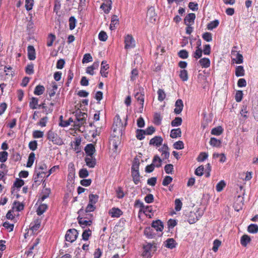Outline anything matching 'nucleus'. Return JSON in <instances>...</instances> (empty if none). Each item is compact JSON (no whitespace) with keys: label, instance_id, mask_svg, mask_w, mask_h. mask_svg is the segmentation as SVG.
<instances>
[{"label":"nucleus","instance_id":"obj_1","mask_svg":"<svg viewBox=\"0 0 258 258\" xmlns=\"http://www.w3.org/2000/svg\"><path fill=\"white\" fill-rule=\"evenodd\" d=\"M144 251L142 254V256L145 258H151L153 253L157 250V246L155 243H147L143 246Z\"/></svg>","mask_w":258,"mask_h":258},{"label":"nucleus","instance_id":"obj_2","mask_svg":"<svg viewBox=\"0 0 258 258\" xmlns=\"http://www.w3.org/2000/svg\"><path fill=\"white\" fill-rule=\"evenodd\" d=\"M47 139L54 144L61 145L63 144V141L60 137L51 131H49L48 132Z\"/></svg>","mask_w":258,"mask_h":258},{"label":"nucleus","instance_id":"obj_3","mask_svg":"<svg viewBox=\"0 0 258 258\" xmlns=\"http://www.w3.org/2000/svg\"><path fill=\"white\" fill-rule=\"evenodd\" d=\"M78 232L75 229H71L68 230L66 234V240L68 241L73 242L76 240L78 237Z\"/></svg>","mask_w":258,"mask_h":258},{"label":"nucleus","instance_id":"obj_4","mask_svg":"<svg viewBox=\"0 0 258 258\" xmlns=\"http://www.w3.org/2000/svg\"><path fill=\"white\" fill-rule=\"evenodd\" d=\"M124 48L129 49L134 48L136 46L135 41L133 36L130 34L127 35L124 38Z\"/></svg>","mask_w":258,"mask_h":258},{"label":"nucleus","instance_id":"obj_5","mask_svg":"<svg viewBox=\"0 0 258 258\" xmlns=\"http://www.w3.org/2000/svg\"><path fill=\"white\" fill-rule=\"evenodd\" d=\"M84 213V210L81 209L78 211V214H79V216L78 217V222L80 226L82 228H85V227L87 226H90L92 224V221L91 220H86L85 218L81 217V215H82Z\"/></svg>","mask_w":258,"mask_h":258},{"label":"nucleus","instance_id":"obj_6","mask_svg":"<svg viewBox=\"0 0 258 258\" xmlns=\"http://www.w3.org/2000/svg\"><path fill=\"white\" fill-rule=\"evenodd\" d=\"M113 132H121L123 128V124L121 120L118 115H116L114 119L113 123Z\"/></svg>","mask_w":258,"mask_h":258},{"label":"nucleus","instance_id":"obj_7","mask_svg":"<svg viewBox=\"0 0 258 258\" xmlns=\"http://www.w3.org/2000/svg\"><path fill=\"white\" fill-rule=\"evenodd\" d=\"M147 17L149 21L151 23H154L156 21L157 15L154 7H151L148 10Z\"/></svg>","mask_w":258,"mask_h":258},{"label":"nucleus","instance_id":"obj_8","mask_svg":"<svg viewBox=\"0 0 258 258\" xmlns=\"http://www.w3.org/2000/svg\"><path fill=\"white\" fill-rule=\"evenodd\" d=\"M196 18V15L194 13L188 14L184 18V23L186 25H191Z\"/></svg>","mask_w":258,"mask_h":258},{"label":"nucleus","instance_id":"obj_9","mask_svg":"<svg viewBox=\"0 0 258 258\" xmlns=\"http://www.w3.org/2000/svg\"><path fill=\"white\" fill-rule=\"evenodd\" d=\"M175 108L174 109V112L176 114H179L181 113L183 107V102L181 99H178L175 104Z\"/></svg>","mask_w":258,"mask_h":258},{"label":"nucleus","instance_id":"obj_10","mask_svg":"<svg viewBox=\"0 0 258 258\" xmlns=\"http://www.w3.org/2000/svg\"><path fill=\"white\" fill-rule=\"evenodd\" d=\"M85 161L86 165L90 168H93L96 165V159L93 156H87Z\"/></svg>","mask_w":258,"mask_h":258},{"label":"nucleus","instance_id":"obj_11","mask_svg":"<svg viewBox=\"0 0 258 258\" xmlns=\"http://www.w3.org/2000/svg\"><path fill=\"white\" fill-rule=\"evenodd\" d=\"M152 226L157 231H162L164 228L162 222L159 220L153 221L152 224Z\"/></svg>","mask_w":258,"mask_h":258},{"label":"nucleus","instance_id":"obj_12","mask_svg":"<svg viewBox=\"0 0 258 258\" xmlns=\"http://www.w3.org/2000/svg\"><path fill=\"white\" fill-rule=\"evenodd\" d=\"M36 174L34 177V181L35 183H39L43 178L42 174H45V171H38L37 169H35Z\"/></svg>","mask_w":258,"mask_h":258},{"label":"nucleus","instance_id":"obj_13","mask_svg":"<svg viewBox=\"0 0 258 258\" xmlns=\"http://www.w3.org/2000/svg\"><path fill=\"white\" fill-rule=\"evenodd\" d=\"M163 142V139L159 136H156L150 141V144L156 146H160Z\"/></svg>","mask_w":258,"mask_h":258},{"label":"nucleus","instance_id":"obj_14","mask_svg":"<svg viewBox=\"0 0 258 258\" xmlns=\"http://www.w3.org/2000/svg\"><path fill=\"white\" fill-rule=\"evenodd\" d=\"M87 156H93L95 151L94 145L92 144H88L85 148Z\"/></svg>","mask_w":258,"mask_h":258},{"label":"nucleus","instance_id":"obj_15","mask_svg":"<svg viewBox=\"0 0 258 258\" xmlns=\"http://www.w3.org/2000/svg\"><path fill=\"white\" fill-rule=\"evenodd\" d=\"M27 50L28 58L30 60H34L36 58L34 47L32 45H29L27 48Z\"/></svg>","mask_w":258,"mask_h":258},{"label":"nucleus","instance_id":"obj_16","mask_svg":"<svg viewBox=\"0 0 258 258\" xmlns=\"http://www.w3.org/2000/svg\"><path fill=\"white\" fill-rule=\"evenodd\" d=\"M109 213L112 217L118 218L122 215V212L119 209L113 208L109 211Z\"/></svg>","mask_w":258,"mask_h":258},{"label":"nucleus","instance_id":"obj_17","mask_svg":"<svg viewBox=\"0 0 258 258\" xmlns=\"http://www.w3.org/2000/svg\"><path fill=\"white\" fill-rule=\"evenodd\" d=\"M132 176L135 184H138L140 182V175L139 170L132 171Z\"/></svg>","mask_w":258,"mask_h":258},{"label":"nucleus","instance_id":"obj_18","mask_svg":"<svg viewBox=\"0 0 258 258\" xmlns=\"http://www.w3.org/2000/svg\"><path fill=\"white\" fill-rule=\"evenodd\" d=\"M109 68L108 64L106 63L105 61H103L101 63V70H100V74L102 77H106L107 75L108 74L107 72H106V71Z\"/></svg>","mask_w":258,"mask_h":258},{"label":"nucleus","instance_id":"obj_19","mask_svg":"<svg viewBox=\"0 0 258 258\" xmlns=\"http://www.w3.org/2000/svg\"><path fill=\"white\" fill-rule=\"evenodd\" d=\"M144 95L141 93H137L135 96V98L137 100L139 103L141 105V107L140 108L141 111H142L144 106Z\"/></svg>","mask_w":258,"mask_h":258},{"label":"nucleus","instance_id":"obj_20","mask_svg":"<svg viewBox=\"0 0 258 258\" xmlns=\"http://www.w3.org/2000/svg\"><path fill=\"white\" fill-rule=\"evenodd\" d=\"M232 55L234 57L233 58V60H234L236 63L240 64L242 63L243 56L242 54L235 51L233 53Z\"/></svg>","mask_w":258,"mask_h":258},{"label":"nucleus","instance_id":"obj_21","mask_svg":"<svg viewBox=\"0 0 258 258\" xmlns=\"http://www.w3.org/2000/svg\"><path fill=\"white\" fill-rule=\"evenodd\" d=\"M242 201H243L242 197H241L240 196H238L237 198L236 201L235 202L234 205V207L235 210L236 211H238L240 209H241V205H243Z\"/></svg>","mask_w":258,"mask_h":258},{"label":"nucleus","instance_id":"obj_22","mask_svg":"<svg viewBox=\"0 0 258 258\" xmlns=\"http://www.w3.org/2000/svg\"><path fill=\"white\" fill-rule=\"evenodd\" d=\"M199 63L202 68H207L210 66V59L206 57L201 59L199 60Z\"/></svg>","mask_w":258,"mask_h":258},{"label":"nucleus","instance_id":"obj_23","mask_svg":"<svg viewBox=\"0 0 258 258\" xmlns=\"http://www.w3.org/2000/svg\"><path fill=\"white\" fill-rule=\"evenodd\" d=\"M181 136V131L179 128L173 129L171 131L170 137L172 138H176Z\"/></svg>","mask_w":258,"mask_h":258},{"label":"nucleus","instance_id":"obj_24","mask_svg":"<svg viewBox=\"0 0 258 258\" xmlns=\"http://www.w3.org/2000/svg\"><path fill=\"white\" fill-rule=\"evenodd\" d=\"M162 161V160L158 155H155L154 157L152 164L154 167L158 168L161 166Z\"/></svg>","mask_w":258,"mask_h":258},{"label":"nucleus","instance_id":"obj_25","mask_svg":"<svg viewBox=\"0 0 258 258\" xmlns=\"http://www.w3.org/2000/svg\"><path fill=\"white\" fill-rule=\"evenodd\" d=\"M111 8V1L108 2L106 4H102L100 7V8L102 9L104 13H108Z\"/></svg>","mask_w":258,"mask_h":258},{"label":"nucleus","instance_id":"obj_26","mask_svg":"<svg viewBox=\"0 0 258 258\" xmlns=\"http://www.w3.org/2000/svg\"><path fill=\"white\" fill-rule=\"evenodd\" d=\"M87 114L86 113L80 112V113L77 116V119L79 122V125H82L85 122V118Z\"/></svg>","mask_w":258,"mask_h":258},{"label":"nucleus","instance_id":"obj_27","mask_svg":"<svg viewBox=\"0 0 258 258\" xmlns=\"http://www.w3.org/2000/svg\"><path fill=\"white\" fill-rule=\"evenodd\" d=\"M40 223H41V222L39 220H38V219L36 220L34 222L33 224V223L31 224L30 229L33 232H36L39 228V227L40 226Z\"/></svg>","mask_w":258,"mask_h":258},{"label":"nucleus","instance_id":"obj_28","mask_svg":"<svg viewBox=\"0 0 258 258\" xmlns=\"http://www.w3.org/2000/svg\"><path fill=\"white\" fill-rule=\"evenodd\" d=\"M176 242L173 238H169L165 241V246L172 249L175 247Z\"/></svg>","mask_w":258,"mask_h":258},{"label":"nucleus","instance_id":"obj_29","mask_svg":"<svg viewBox=\"0 0 258 258\" xmlns=\"http://www.w3.org/2000/svg\"><path fill=\"white\" fill-rule=\"evenodd\" d=\"M35 156V155L33 152H32L29 154L27 163V167H31L32 166L34 161Z\"/></svg>","mask_w":258,"mask_h":258},{"label":"nucleus","instance_id":"obj_30","mask_svg":"<svg viewBox=\"0 0 258 258\" xmlns=\"http://www.w3.org/2000/svg\"><path fill=\"white\" fill-rule=\"evenodd\" d=\"M45 90L44 87L42 85L37 86L34 90V93L36 95H42Z\"/></svg>","mask_w":258,"mask_h":258},{"label":"nucleus","instance_id":"obj_31","mask_svg":"<svg viewBox=\"0 0 258 258\" xmlns=\"http://www.w3.org/2000/svg\"><path fill=\"white\" fill-rule=\"evenodd\" d=\"M210 144L213 147H219L221 146V142L220 140H218L215 138H211L210 141Z\"/></svg>","mask_w":258,"mask_h":258},{"label":"nucleus","instance_id":"obj_32","mask_svg":"<svg viewBox=\"0 0 258 258\" xmlns=\"http://www.w3.org/2000/svg\"><path fill=\"white\" fill-rule=\"evenodd\" d=\"M223 128L221 126H218L212 130L211 134L215 136H219L223 133Z\"/></svg>","mask_w":258,"mask_h":258},{"label":"nucleus","instance_id":"obj_33","mask_svg":"<svg viewBox=\"0 0 258 258\" xmlns=\"http://www.w3.org/2000/svg\"><path fill=\"white\" fill-rule=\"evenodd\" d=\"M118 22V19L116 15H113L112 17L111 20V24L110 25V29L112 30L115 29V25L117 24Z\"/></svg>","mask_w":258,"mask_h":258},{"label":"nucleus","instance_id":"obj_34","mask_svg":"<svg viewBox=\"0 0 258 258\" xmlns=\"http://www.w3.org/2000/svg\"><path fill=\"white\" fill-rule=\"evenodd\" d=\"M235 75L237 77H241L244 75V70L242 66H239L236 67L235 70Z\"/></svg>","mask_w":258,"mask_h":258},{"label":"nucleus","instance_id":"obj_35","mask_svg":"<svg viewBox=\"0 0 258 258\" xmlns=\"http://www.w3.org/2000/svg\"><path fill=\"white\" fill-rule=\"evenodd\" d=\"M139 159L137 157L135 158L132 166V171L139 170Z\"/></svg>","mask_w":258,"mask_h":258},{"label":"nucleus","instance_id":"obj_36","mask_svg":"<svg viewBox=\"0 0 258 258\" xmlns=\"http://www.w3.org/2000/svg\"><path fill=\"white\" fill-rule=\"evenodd\" d=\"M47 206L46 204H43L40 205L37 210V214L38 215H42L47 209Z\"/></svg>","mask_w":258,"mask_h":258},{"label":"nucleus","instance_id":"obj_37","mask_svg":"<svg viewBox=\"0 0 258 258\" xmlns=\"http://www.w3.org/2000/svg\"><path fill=\"white\" fill-rule=\"evenodd\" d=\"M250 241V238L247 235H244L241 238V244L245 246Z\"/></svg>","mask_w":258,"mask_h":258},{"label":"nucleus","instance_id":"obj_38","mask_svg":"<svg viewBox=\"0 0 258 258\" xmlns=\"http://www.w3.org/2000/svg\"><path fill=\"white\" fill-rule=\"evenodd\" d=\"M55 38V36L54 34H49L47 37V46L48 47L51 46Z\"/></svg>","mask_w":258,"mask_h":258},{"label":"nucleus","instance_id":"obj_39","mask_svg":"<svg viewBox=\"0 0 258 258\" xmlns=\"http://www.w3.org/2000/svg\"><path fill=\"white\" fill-rule=\"evenodd\" d=\"M99 197L97 195L91 194L89 196V203L95 205L98 201Z\"/></svg>","mask_w":258,"mask_h":258},{"label":"nucleus","instance_id":"obj_40","mask_svg":"<svg viewBox=\"0 0 258 258\" xmlns=\"http://www.w3.org/2000/svg\"><path fill=\"white\" fill-rule=\"evenodd\" d=\"M247 230L250 233H257L258 232V226L256 224H250L248 227Z\"/></svg>","mask_w":258,"mask_h":258},{"label":"nucleus","instance_id":"obj_41","mask_svg":"<svg viewBox=\"0 0 258 258\" xmlns=\"http://www.w3.org/2000/svg\"><path fill=\"white\" fill-rule=\"evenodd\" d=\"M38 100L37 98L33 97L29 103L30 107L33 109H36L38 105Z\"/></svg>","mask_w":258,"mask_h":258},{"label":"nucleus","instance_id":"obj_42","mask_svg":"<svg viewBox=\"0 0 258 258\" xmlns=\"http://www.w3.org/2000/svg\"><path fill=\"white\" fill-rule=\"evenodd\" d=\"M182 123V119L181 117H176L171 121V124L172 126H178L181 125Z\"/></svg>","mask_w":258,"mask_h":258},{"label":"nucleus","instance_id":"obj_43","mask_svg":"<svg viewBox=\"0 0 258 258\" xmlns=\"http://www.w3.org/2000/svg\"><path fill=\"white\" fill-rule=\"evenodd\" d=\"M179 76L183 81H187L188 80V74L187 71L185 70H181L180 71Z\"/></svg>","mask_w":258,"mask_h":258},{"label":"nucleus","instance_id":"obj_44","mask_svg":"<svg viewBox=\"0 0 258 258\" xmlns=\"http://www.w3.org/2000/svg\"><path fill=\"white\" fill-rule=\"evenodd\" d=\"M76 20L74 17H71L69 19V26L70 30H73L76 27Z\"/></svg>","mask_w":258,"mask_h":258},{"label":"nucleus","instance_id":"obj_45","mask_svg":"<svg viewBox=\"0 0 258 258\" xmlns=\"http://www.w3.org/2000/svg\"><path fill=\"white\" fill-rule=\"evenodd\" d=\"M219 25V21L218 20H215L211 22L207 26L209 30H213L216 28Z\"/></svg>","mask_w":258,"mask_h":258},{"label":"nucleus","instance_id":"obj_46","mask_svg":"<svg viewBox=\"0 0 258 258\" xmlns=\"http://www.w3.org/2000/svg\"><path fill=\"white\" fill-rule=\"evenodd\" d=\"M158 99L160 101H162L165 98L166 95L164 91L162 89H159L157 91Z\"/></svg>","mask_w":258,"mask_h":258},{"label":"nucleus","instance_id":"obj_47","mask_svg":"<svg viewBox=\"0 0 258 258\" xmlns=\"http://www.w3.org/2000/svg\"><path fill=\"white\" fill-rule=\"evenodd\" d=\"M202 55V50L199 47V46L197 47V49L195 52L194 53V57L196 59L200 58Z\"/></svg>","mask_w":258,"mask_h":258},{"label":"nucleus","instance_id":"obj_48","mask_svg":"<svg viewBox=\"0 0 258 258\" xmlns=\"http://www.w3.org/2000/svg\"><path fill=\"white\" fill-rule=\"evenodd\" d=\"M8 153L6 151H3L0 152V162L3 163L7 161L8 158Z\"/></svg>","mask_w":258,"mask_h":258},{"label":"nucleus","instance_id":"obj_49","mask_svg":"<svg viewBox=\"0 0 258 258\" xmlns=\"http://www.w3.org/2000/svg\"><path fill=\"white\" fill-rule=\"evenodd\" d=\"M91 235V230L89 229L85 230L82 234V238L84 240H87L89 236Z\"/></svg>","mask_w":258,"mask_h":258},{"label":"nucleus","instance_id":"obj_50","mask_svg":"<svg viewBox=\"0 0 258 258\" xmlns=\"http://www.w3.org/2000/svg\"><path fill=\"white\" fill-rule=\"evenodd\" d=\"M146 135L144 130H137L136 137L139 140H142L144 138V135Z\"/></svg>","mask_w":258,"mask_h":258},{"label":"nucleus","instance_id":"obj_51","mask_svg":"<svg viewBox=\"0 0 258 258\" xmlns=\"http://www.w3.org/2000/svg\"><path fill=\"white\" fill-rule=\"evenodd\" d=\"M208 157V155L207 153L205 152H202L200 154L199 156L197 158V160L199 162H203L205 160H206Z\"/></svg>","mask_w":258,"mask_h":258},{"label":"nucleus","instance_id":"obj_52","mask_svg":"<svg viewBox=\"0 0 258 258\" xmlns=\"http://www.w3.org/2000/svg\"><path fill=\"white\" fill-rule=\"evenodd\" d=\"M98 38L100 41H105L107 39L108 36L105 32L102 31L99 33Z\"/></svg>","mask_w":258,"mask_h":258},{"label":"nucleus","instance_id":"obj_53","mask_svg":"<svg viewBox=\"0 0 258 258\" xmlns=\"http://www.w3.org/2000/svg\"><path fill=\"white\" fill-rule=\"evenodd\" d=\"M182 206V203L181 201L177 199L175 200V209L176 211H179Z\"/></svg>","mask_w":258,"mask_h":258},{"label":"nucleus","instance_id":"obj_54","mask_svg":"<svg viewBox=\"0 0 258 258\" xmlns=\"http://www.w3.org/2000/svg\"><path fill=\"white\" fill-rule=\"evenodd\" d=\"M173 147L175 149L180 150L184 148V144L182 141H178L173 144Z\"/></svg>","mask_w":258,"mask_h":258},{"label":"nucleus","instance_id":"obj_55","mask_svg":"<svg viewBox=\"0 0 258 258\" xmlns=\"http://www.w3.org/2000/svg\"><path fill=\"white\" fill-rule=\"evenodd\" d=\"M92 61V57L90 53L84 54L82 62L83 63H87Z\"/></svg>","mask_w":258,"mask_h":258},{"label":"nucleus","instance_id":"obj_56","mask_svg":"<svg viewBox=\"0 0 258 258\" xmlns=\"http://www.w3.org/2000/svg\"><path fill=\"white\" fill-rule=\"evenodd\" d=\"M204 170V167L203 165L198 167L195 170V174L197 176H202L203 174Z\"/></svg>","mask_w":258,"mask_h":258},{"label":"nucleus","instance_id":"obj_57","mask_svg":"<svg viewBox=\"0 0 258 258\" xmlns=\"http://www.w3.org/2000/svg\"><path fill=\"white\" fill-rule=\"evenodd\" d=\"M178 56L182 59H185L188 57V53L186 50L183 49L179 51L178 52Z\"/></svg>","mask_w":258,"mask_h":258},{"label":"nucleus","instance_id":"obj_58","mask_svg":"<svg viewBox=\"0 0 258 258\" xmlns=\"http://www.w3.org/2000/svg\"><path fill=\"white\" fill-rule=\"evenodd\" d=\"M24 184V181L22 179L17 178L14 183V187L20 188Z\"/></svg>","mask_w":258,"mask_h":258},{"label":"nucleus","instance_id":"obj_59","mask_svg":"<svg viewBox=\"0 0 258 258\" xmlns=\"http://www.w3.org/2000/svg\"><path fill=\"white\" fill-rule=\"evenodd\" d=\"M33 0H26L25 7L27 10L30 11L32 9L33 6Z\"/></svg>","mask_w":258,"mask_h":258},{"label":"nucleus","instance_id":"obj_60","mask_svg":"<svg viewBox=\"0 0 258 258\" xmlns=\"http://www.w3.org/2000/svg\"><path fill=\"white\" fill-rule=\"evenodd\" d=\"M172 180V178L170 176H166L163 180L162 184L164 186H167L171 183Z\"/></svg>","mask_w":258,"mask_h":258},{"label":"nucleus","instance_id":"obj_61","mask_svg":"<svg viewBox=\"0 0 258 258\" xmlns=\"http://www.w3.org/2000/svg\"><path fill=\"white\" fill-rule=\"evenodd\" d=\"M221 243V241L218 239H216L214 241L212 249L214 252H216L218 250V249L220 246Z\"/></svg>","mask_w":258,"mask_h":258},{"label":"nucleus","instance_id":"obj_62","mask_svg":"<svg viewBox=\"0 0 258 258\" xmlns=\"http://www.w3.org/2000/svg\"><path fill=\"white\" fill-rule=\"evenodd\" d=\"M203 38L207 42H210L212 40V34L209 32L204 33L203 35Z\"/></svg>","mask_w":258,"mask_h":258},{"label":"nucleus","instance_id":"obj_63","mask_svg":"<svg viewBox=\"0 0 258 258\" xmlns=\"http://www.w3.org/2000/svg\"><path fill=\"white\" fill-rule=\"evenodd\" d=\"M154 123L157 125H159L161 122V117L160 114L158 113H156L154 114Z\"/></svg>","mask_w":258,"mask_h":258},{"label":"nucleus","instance_id":"obj_64","mask_svg":"<svg viewBox=\"0 0 258 258\" xmlns=\"http://www.w3.org/2000/svg\"><path fill=\"white\" fill-rule=\"evenodd\" d=\"M226 184L223 180H221L216 185V190L217 191H221L223 190V188L225 186Z\"/></svg>","mask_w":258,"mask_h":258}]
</instances>
